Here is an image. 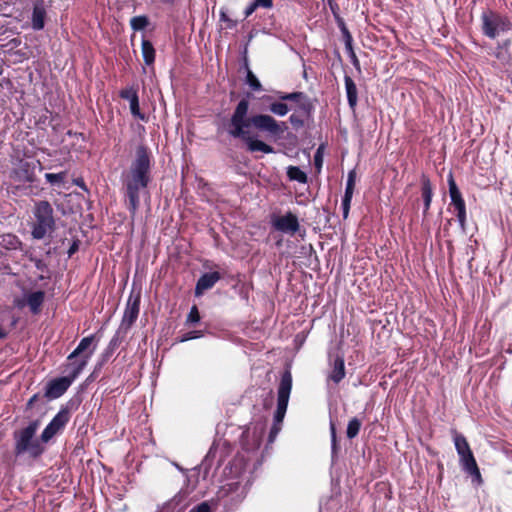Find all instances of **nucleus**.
I'll return each instance as SVG.
<instances>
[{"label":"nucleus","instance_id":"f257e3e1","mask_svg":"<svg viewBox=\"0 0 512 512\" xmlns=\"http://www.w3.org/2000/svg\"><path fill=\"white\" fill-rule=\"evenodd\" d=\"M249 106V100L246 98L238 102L228 123V134L233 138L241 139L245 143L247 151L251 153H274V148L252 135L249 128L253 127L271 137H280L287 129L285 122H278L269 114L260 113L248 116Z\"/></svg>","mask_w":512,"mask_h":512},{"label":"nucleus","instance_id":"f03ea898","mask_svg":"<svg viewBox=\"0 0 512 512\" xmlns=\"http://www.w3.org/2000/svg\"><path fill=\"white\" fill-rule=\"evenodd\" d=\"M151 168L152 155L150 149L144 144L138 145L135 158L123 179L126 205L132 221H134L140 207V192L146 189L151 182Z\"/></svg>","mask_w":512,"mask_h":512},{"label":"nucleus","instance_id":"7ed1b4c3","mask_svg":"<svg viewBox=\"0 0 512 512\" xmlns=\"http://www.w3.org/2000/svg\"><path fill=\"white\" fill-rule=\"evenodd\" d=\"M40 426V420L36 419L26 427L16 429L12 436L14 440L13 453L15 457L28 455L32 459H38L45 452V447L41 439L35 438L36 432Z\"/></svg>","mask_w":512,"mask_h":512},{"label":"nucleus","instance_id":"20e7f679","mask_svg":"<svg viewBox=\"0 0 512 512\" xmlns=\"http://www.w3.org/2000/svg\"><path fill=\"white\" fill-rule=\"evenodd\" d=\"M35 168L34 162L20 160L9 173V178L12 182L9 192L16 196L34 194L31 184L37 180Z\"/></svg>","mask_w":512,"mask_h":512},{"label":"nucleus","instance_id":"39448f33","mask_svg":"<svg viewBox=\"0 0 512 512\" xmlns=\"http://www.w3.org/2000/svg\"><path fill=\"white\" fill-rule=\"evenodd\" d=\"M34 222L31 235L34 239L41 240L56 229L54 210L47 200L35 202L33 207Z\"/></svg>","mask_w":512,"mask_h":512},{"label":"nucleus","instance_id":"423d86ee","mask_svg":"<svg viewBox=\"0 0 512 512\" xmlns=\"http://www.w3.org/2000/svg\"><path fill=\"white\" fill-rule=\"evenodd\" d=\"M452 433L463 469L473 478L481 481V473L467 439L456 430H452Z\"/></svg>","mask_w":512,"mask_h":512},{"label":"nucleus","instance_id":"0eeeda50","mask_svg":"<svg viewBox=\"0 0 512 512\" xmlns=\"http://www.w3.org/2000/svg\"><path fill=\"white\" fill-rule=\"evenodd\" d=\"M481 30L486 37L495 39L500 32L512 30V22L507 16L486 10L481 14Z\"/></svg>","mask_w":512,"mask_h":512},{"label":"nucleus","instance_id":"6e6552de","mask_svg":"<svg viewBox=\"0 0 512 512\" xmlns=\"http://www.w3.org/2000/svg\"><path fill=\"white\" fill-rule=\"evenodd\" d=\"M291 389H292V374H291L290 370H285L281 375L280 383L278 386L277 408L274 413V421L273 422L282 424L283 419L286 414V411H287Z\"/></svg>","mask_w":512,"mask_h":512},{"label":"nucleus","instance_id":"1a4fd4ad","mask_svg":"<svg viewBox=\"0 0 512 512\" xmlns=\"http://www.w3.org/2000/svg\"><path fill=\"white\" fill-rule=\"evenodd\" d=\"M70 420V411L67 407H62L59 412L52 418L49 424L41 433V441L49 442L56 434L62 431Z\"/></svg>","mask_w":512,"mask_h":512},{"label":"nucleus","instance_id":"9d476101","mask_svg":"<svg viewBox=\"0 0 512 512\" xmlns=\"http://www.w3.org/2000/svg\"><path fill=\"white\" fill-rule=\"evenodd\" d=\"M448 186H449V195L451 198V205L454 207L457 212V220L462 228H465L466 225V204L462 197V194L454 180L453 174L450 173L448 176Z\"/></svg>","mask_w":512,"mask_h":512},{"label":"nucleus","instance_id":"9b49d317","mask_svg":"<svg viewBox=\"0 0 512 512\" xmlns=\"http://www.w3.org/2000/svg\"><path fill=\"white\" fill-rule=\"evenodd\" d=\"M140 300L141 295L138 292L137 294L131 293L121 320V324L119 327L129 331L132 325L136 322L139 311H140Z\"/></svg>","mask_w":512,"mask_h":512},{"label":"nucleus","instance_id":"f8f14e48","mask_svg":"<svg viewBox=\"0 0 512 512\" xmlns=\"http://www.w3.org/2000/svg\"><path fill=\"white\" fill-rule=\"evenodd\" d=\"M271 223L275 230L282 233H289L291 235H294L300 229L298 218L292 212H287L282 216L273 217Z\"/></svg>","mask_w":512,"mask_h":512},{"label":"nucleus","instance_id":"ddd939ff","mask_svg":"<svg viewBox=\"0 0 512 512\" xmlns=\"http://www.w3.org/2000/svg\"><path fill=\"white\" fill-rule=\"evenodd\" d=\"M277 97L281 101H293L298 105V111L303 115L310 116L313 111V104L309 97L304 92H278Z\"/></svg>","mask_w":512,"mask_h":512},{"label":"nucleus","instance_id":"4468645a","mask_svg":"<svg viewBox=\"0 0 512 512\" xmlns=\"http://www.w3.org/2000/svg\"><path fill=\"white\" fill-rule=\"evenodd\" d=\"M73 383V377H58L50 380L45 388V397L48 399L60 398Z\"/></svg>","mask_w":512,"mask_h":512},{"label":"nucleus","instance_id":"2eb2a0df","mask_svg":"<svg viewBox=\"0 0 512 512\" xmlns=\"http://www.w3.org/2000/svg\"><path fill=\"white\" fill-rule=\"evenodd\" d=\"M95 349H96V345H94L91 348V350L84 356L77 357L76 359L66 360V363L63 364L64 372H68V375L66 377H73V382H74L78 378V376L82 373L84 368L87 366Z\"/></svg>","mask_w":512,"mask_h":512},{"label":"nucleus","instance_id":"dca6fc26","mask_svg":"<svg viewBox=\"0 0 512 512\" xmlns=\"http://www.w3.org/2000/svg\"><path fill=\"white\" fill-rule=\"evenodd\" d=\"M356 171L355 169H352L348 172L347 176V182H346V188L345 193L342 198V209H343V218L347 219L351 207V201L355 189V183H356Z\"/></svg>","mask_w":512,"mask_h":512},{"label":"nucleus","instance_id":"f3484780","mask_svg":"<svg viewBox=\"0 0 512 512\" xmlns=\"http://www.w3.org/2000/svg\"><path fill=\"white\" fill-rule=\"evenodd\" d=\"M45 300V292L42 290L34 291L26 296L25 301H17L16 306L23 308L25 304L28 305L32 314L37 315L41 312L42 305Z\"/></svg>","mask_w":512,"mask_h":512},{"label":"nucleus","instance_id":"a211bd4d","mask_svg":"<svg viewBox=\"0 0 512 512\" xmlns=\"http://www.w3.org/2000/svg\"><path fill=\"white\" fill-rule=\"evenodd\" d=\"M220 279L221 275L217 271L201 275L195 286V296L199 297L203 295L205 291L211 289Z\"/></svg>","mask_w":512,"mask_h":512},{"label":"nucleus","instance_id":"6ab92c4d","mask_svg":"<svg viewBox=\"0 0 512 512\" xmlns=\"http://www.w3.org/2000/svg\"><path fill=\"white\" fill-rule=\"evenodd\" d=\"M421 197L423 200V222L429 214L432 203L433 188L429 177L425 174L421 176Z\"/></svg>","mask_w":512,"mask_h":512},{"label":"nucleus","instance_id":"aec40b11","mask_svg":"<svg viewBox=\"0 0 512 512\" xmlns=\"http://www.w3.org/2000/svg\"><path fill=\"white\" fill-rule=\"evenodd\" d=\"M46 4L44 0H35L33 5L31 23L34 30H42L45 26Z\"/></svg>","mask_w":512,"mask_h":512},{"label":"nucleus","instance_id":"412c9836","mask_svg":"<svg viewBox=\"0 0 512 512\" xmlns=\"http://www.w3.org/2000/svg\"><path fill=\"white\" fill-rule=\"evenodd\" d=\"M345 90L347 95V101L350 109L355 111L358 102V89L354 80L349 76L344 77Z\"/></svg>","mask_w":512,"mask_h":512},{"label":"nucleus","instance_id":"4be33fe9","mask_svg":"<svg viewBox=\"0 0 512 512\" xmlns=\"http://www.w3.org/2000/svg\"><path fill=\"white\" fill-rule=\"evenodd\" d=\"M94 341L95 335L82 338L75 350L68 355L67 360L76 359L87 354L91 350L90 347Z\"/></svg>","mask_w":512,"mask_h":512},{"label":"nucleus","instance_id":"5701e85b","mask_svg":"<svg viewBox=\"0 0 512 512\" xmlns=\"http://www.w3.org/2000/svg\"><path fill=\"white\" fill-rule=\"evenodd\" d=\"M345 375L346 372L344 358L342 356H337L334 359L333 368L329 374V379L335 384H338L344 379Z\"/></svg>","mask_w":512,"mask_h":512},{"label":"nucleus","instance_id":"b1692460","mask_svg":"<svg viewBox=\"0 0 512 512\" xmlns=\"http://www.w3.org/2000/svg\"><path fill=\"white\" fill-rule=\"evenodd\" d=\"M141 50L143 60L146 65L150 66L155 62L156 51L151 41L142 39Z\"/></svg>","mask_w":512,"mask_h":512},{"label":"nucleus","instance_id":"393cba45","mask_svg":"<svg viewBox=\"0 0 512 512\" xmlns=\"http://www.w3.org/2000/svg\"><path fill=\"white\" fill-rule=\"evenodd\" d=\"M128 332L129 331L119 327L107 346V352L113 353L120 346Z\"/></svg>","mask_w":512,"mask_h":512},{"label":"nucleus","instance_id":"a878e982","mask_svg":"<svg viewBox=\"0 0 512 512\" xmlns=\"http://www.w3.org/2000/svg\"><path fill=\"white\" fill-rule=\"evenodd\" d=\"M0 245L6 249L16 250L21 245V241L14 234H3L0 236Z\"/></svg>","mask_w":512,"mask_h":512},{"label":"nucleus","instance_id":"bb28decb","mask_svg":"<svg viewBox=\"0 0 512 512\" xmlns=\"http://www.w3.org/2000/svg\"><path fill=\"white\" fill-rule=\"evenodd\" d=\"M287 176L290 180L297 181L301 184H306L308 182L307 174L298 166H289L287 169Z\"/></svg>","mask_w":512,"mask_h":512},{"label":"nucleus","instance_id":"cd10ccee","mask_svg":"<svg viewBox=\"0 0 512 512\" xmlns=\"http://www.w3.org/2000/svg\"><path fill=\"white\" fill-rule=\"evenodd\" d=\"M245 67L247 70L246 73V84L251 88L252 91L259 92L263 90L262 84L255 76V74L250 70L248 66L247 59L245 58Z\"/></svg>","mask_w":512,"mask_h":512},{"label":"nucleus","instance_id":"c85d7f7f","mask_svg":"<svg viewBox=\"0 0 512 512\" xmlns=\"http://www.w3.org/2000/svg\"><path fill=\"white\" fill-rule=\"evenodd\" d=\"M361 426L362 422L358 418L353 417L352 419H350L346 429L347 438L351 440L357 437V435L360 432Z\"/></svg>","mask_w":512,"mask_h":512},{"label":"nucleus","instance_id":"c756f323","mask_svg":"<svg viewBox=\"0 0 512 512\" xmlns=\"http://www.w3.org/2000/svg\"><path fill=\"white\" fill-rule=\"evenodd\" d=\"M150 24L149 18L146 15H139L130 19V26L134 31L145 29Z\"/></svg>","mask_w":512,"mask_h":512},{"label":"nucleus","instance_id":"7c9ffc66","mask_svg":"<svg viewBox=\"0 0 512 512\" xmlns=\"http://www.w3.org/2000/svg\"><path fill=\"white\" fill-rule=\"evenodd\" d=\"M67 171H61L59 173H46L45 179L47 182H49L51 185H62L64 184L66 178H67Z\"/></svg>","mask_w":512,"mask_h":512},{"label":"nucleus","instance_id":"2f4dec72","mask_svg":"<svg viewBox=\"0 0 512 512\" xmlns=\"http://www.w3.org/2000/svg\"><path fill=\"white\" fill-rule=\"evenodd\" d=\"M338 25H339L341 33H342L345 49H350V47L353 46L352 35H351L350 31L348 30V28L346 27L343 19H339Z\"/></svg>","mask_w":512,"mask_h":512},{"label":"nucleus","instance_id":"473e14b6","mask_svg":"<svg viewBox=\"0 0 512 512\" xmlns=\"http://www.w3.org/2000/svg\"><path fill=\"white\" fill-rule=\"evenodd\" d=\"M269 110L271 113L277 116H285L289 112V107L286 103L279 101L271 103L269 106Z\"/></svg>","mask_w":512,"mask_h":512},{"label":"nucleus","instance_id":"72a5a7b5","mask_svg":"<svg viewBox=\"0 0 512 512\" xmlns=\"http://www.w3.org/2000/svg\"><path fill=\"white\" fill-rule=\"evenodd\" d=\"M130 111H131V114L134 117H136V118H138L140 120H145L146 119L145 114L140 111L139 97H134V99H131Z\"/></svg>","mask_w":512,"mask_h":512},{"label":"nucleus","instance_id":"f704fd0d","mask_svg":"<svg viewBox=\"0 0 512 512\" xmlns=\"http://www.w3.org/2000/svg\"><path fill=\"white\" fill-rule=\"evenodd\" d=\"M119 96H120V98H122L124 100H128L129 103H130L131 99H134V97H139L138 96V89L136 87H133V86L125 88V89H122L119 92Z\"/></svg>","mask_w":512,"mask_h":512},{"label":"nucleus","instance_id":"c9c22d12","mask_svg":"<svg viewBox=\"0 0 512 512\" xmlns=\"http://www.w3.org/2000/svg\"><path fill=\"white\" fill-rule=\"evenodd\" d=\"M289 122L293 126L294 129H300V128L304 127V125H305L304 119L297 112L290 115Z\"/></svg>","mask_w":512,"mask_h":512},{"label":"nucleus","instance_id":"e433bc0d","mask_svg":"<svg viewBox=\"0 0 512 512\" xmlns=\"http://www.w3.org/2000/svg\"><path fill=\"white\" fill-rule=\"evenodd\" d=\"M200 321V313L198 310V307L196 305H193L190 309V312L187 316L186 323L187 324H195Z\"/></svg>","mask_w":512,"mask_h":512},{"label":"nucleus","instance_id":"4c0bfd02","mask_svg":"<svg viewBox=\"0 0 512 512\" xmlns=\"http://www.w3.org/2000/svg\"><path fill=\"white\" fill-rule=\"evenodd\" d=\"M323 150H324V145L322 144L318 147V149L316 150V152L314 154V165L318 170H320L323 165Z\"/></svg>","mask_w":512,"mask_h":512},{"label":"nucleus","instance_id":"58836bf2","mask_svg":"<svg viewBox=\"0 0 512 512\" xmlns=\"http://www.w3.org/2000/svg\"><path fill=\"white\" fill-rule=\"evenodd\" d=\"M330 434H331V448L332 452L336 453L338 449L336 426L333 421L330 422Z\"/></svg>","mask_w":512,"mask_h":512},{"label":"nucleus","instance_id":"ea45409f","mask_svg":"<svg viewBox=\"0 0 512 512\" xmlns=\"http://www.w3.org/2000/svg\"><path fill=\"white\" fill-rule=\"evenodd\" d=\"M346 52L351 60L352 65L355 67L356 70L361 71V66L359 59L354 51L353 46L350 47V49H346Z\"/></svg>","mask_w":512,"mask_h":512},{"label":"nucleus","instance_id":"a19ab883","mask_svg":"<svg viewBox=\"0 0 512 512\" xmlns=\"http://www.w3.org/2000/svg\"><path fill=\"white\" fill-rule=\"evenodd\" d=\"M220 20L226 23V28L233 29L237 26V20L231 19L224 11L220 12Z\"/></svg>","mask_w":512,"mask_h":512},{"label":"nucleus","instance_id":"79ce46f5","mask_svg":"<svg viewBox=\"0 0 512 512\" xmlns=\"http://www.w3.org/2000/svg\"><path fill=\"white\" fill-rule=\"evenodd\" d=\"M189 512H212V508L208 501H203L194 506Z\"/></svg>","mask_w":512,"mask_h":512},{"label":"nucleus","instance_id":"37998d69","mask_svg":"<svg viewBox=\"0 0 512 512\" xmlns=\"http://www.w3.org/2000/svg\"><path fill=\"white\" fill-rule=\"evenodd\" d=\"M281 426H282L281 423L273 422V425L270 429L269 436H268V441L270 443H272L275 440L276 436L278 435V433L281 430Z\"/></svg>","mask_w":512,"mask_h":512},{"label":"nucleus","instance_id":"c03bdc74","mask_svg":"<svg viewBox=\"0 0 512 512\" xmlns=\"http://www.w3.org/2000/svg\"><path fill=\"white\" fill-rule=\"evenodd\" d=\"M201 336V332L200 331H189V332H186L184 333L179 341L180 342H185V341H188V340H192V339H195V338H198Z\"/></svg>","mask_w":512,"mask_h":512},{"label":"nucleus","instance_id":"a18cd8bd","mask_svg":"<svg viewBox=\"0 0 512 512\" xmlns=\"http://www.w3.org/2000/svg\"><path fill=\"white\" fill-rule=\"evenodd\" d=\"M258 7H259V6L257 5V3H256L255 1H253L252 3H250V4L246 7V9H245V11H244V16H245V18H247V17H249L250 15H252Z\"/></svg>","mask_w":512,"mask_h":512},{"label":"nucleus","instance_id":"49530a36","mask_svg":"<svg viewBox=\"0 0 512 512\" xmlns=\"http://www.w3.org/2000/svg\"><path fill=\"white\" fill-rule=\"evenodd\" d=\"M510 45H511V39H506V40L502 41L501 43H498L496 50L505 51L507 53Z\"/></svg>","mask_w":512,"mask_h":512},{"label":"nucleus","instance_id":"de8ad7c7","mask_svg":"<svg viewBox=\"0 0 512 512\" xmlns=\"http://www.w3.org/2000/svg\"><path fill=\"white\" fill-rule=\"evenodd\" d=\"M259 7L270 9L273 7V0H254Z\"/></svg>","mask_w":512,"mask_h":512},{"label":"nucleus","instance_id":"09e8293b","mask_svg":"<svg viewBox=\"0 0 512 512\" xmlns=\"http://www.w3.org/2000/svg\"><path fill=\"white\" fill-rule=\"evenodd\" d=\"M79 243L80 241L78 239L74 240L73 243L71 244V246L69 247L68 249V256L71 257L72 255H74L78 249H79Z\"/></svg>","mask_w":512,"mask_h":512},{"label":"nucleus","instance_id":"8fccbe9b","mask_svg":"<svg viewBox=\"0 0 512 512\" xmlns=\"http://www.w3.org/2000/svg\"><path fill=\"white\" fill-rule=\"evenodd\" d=\"M329 6H330V9H331L333 15L336 17L337 22L339 23V19H341V18L338 16V10H339L338 5L335 2H333V0H329Z\"/></svg>","mask_w":512,"mask_h":512},{"label":"nucleus","instance_id":"3c124183","mask_svg":"<svg viewBox=\"0 0 512 512\" xmlns=\"http://www.w3.org/2000/svg\"><path fill=\"white\" fill-rule=\"evenodd\" d=\"M39 399V394H34L29 400L28 402L26 403V409L29 410V409H32L35 402Z\"/></svg>","mask_w":512,"mask_h":512},{"label":"nucleus","instance_id":"603ef678","mask_svg":"<svg viewBox=\"0 0 512 512\" xmlns=\"http://www.w3.org/2000/svg\"><path fill=\"white\" fill-rule=\"evenodd\" d=\"M73 183H74L76 186L80 187L82 190H84V191H88L87 186H86V184H85V182H84L83 178H76V179H74V180H73Z\"/></svg>","mask_w":512,"mask_h":512},{"label":"nucleus","instance_id":"864d4df0","mask_svg":"<svg viewBox=\"0 0 512 512\" xmlns=\"http://www.w3.org/2000/svg\"><path fill=\"white\" fill-rule=\"evenodd\" d=\"M505 54H507L505 51L496 50L495 57L497 59H504L505 58Z\"/></svg>","mask_w":512,"mask_h":512},{"label":"nucleus","instance_id":"5fc2aeb1","mask_svg":"<svg viewBox=\"0 0 512 512\" xmlns=\"http://www.w3.org/2000/svg\"><path fill=\"white\" fill-rule=\"evenodd\" d=\"M8 336V332L0 326V340L5 339Z\"/></svg>","mask_w":512,"mask_h":512},{"label":"nucleus","instance_id":"6e6d98bb","mask_svg":"<svg viewBox=\"0 0 512 512\" xmlns=\"http://www.w3.org/2000/svg\"><path fill=\"white\" fill-rule=\"evenodd\" d=\"M173 502H174V500H171V501L167 502V503L164 505L163 510H168V509H170L172 506H174V503H173Z\"/></svg>","mask_w":512,"mask_h":512},{"label":"nucleus","instance_id":"4d7b16f0","mask_svg":"<svg viewBox=\"0 0 512 512\" xmlns=\"http://www.w3.org/2000/svg\"><path fill=\"white\" fill-rule=\"evenodd\" d=\"M113 353H110V352H107V348L105 349V352L103 353V356L104 357H109L110 355H112Z\"/></svg>","mask_w":512,"mask_h":512},{"label":"nucleus","instance_id":"13d9d810","mask_svg":"<svg viewBox=\"0 0 512 512\" xmlns=\"http://www.w3.org/2000/svg\"><path fill=\"white\" fill-rule=\"evenodd\" d=\"M161 1L164 3H173L174 2V0H161Z\"/></svg>","mask_w":512,"mask_h":512}]
</instances>
